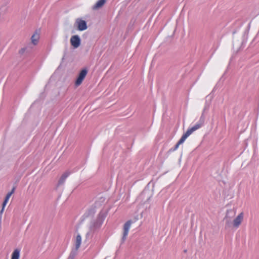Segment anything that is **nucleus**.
Returning a JSON list of instances; mask_svg holds the SVG:
<instances>
[{"instance_id":"obj_21","label":"nucleus","mask_w":259,"mask_h":259,"mask_svg":"<svg viewBox=\"0 0 259 259\" xmlns=\"http://www.w3.org/2000/svg\"><path fill=\"white\" fill-rule=\"evenodd\" d=\"M17 259H19V251L17 249Z\"/></svg>"},{"instance_id":"obj_2","label":"nucleus","mask_w":259,"mask_h":259,"mask_svg":"<svg viewBox=\"0 0 259 259\" xmlns=\"http://www.w3.org/2000/svg\"><path fill=\"white\" fill-rule=\"evenodd\" d=\"M204 117H203V115H202L200 117V120L199 121V122L196 124L194 126H193L191 128L188 129L186 132L188 133V134L190 135L192 133H193L197 130L199 129L203 125L204 123Z\"/></svg>"},{"instance_id":"obj_17","label":"nucleus","mask_w":259,"mask_h":259,"mask_svg":"<svg viewBox=\"0 0 259 259\" xmlns=\"http://www.w3.org/2000/svg\"><path fill=\"white\" fill-rule=\"evenodd\" d=\"M190 135L188 134V133L186 132L182 136L181 138L178 141V145H181L184 142L185 140Z\"/></svg>"},{"instance_id":"obj_19","label":"nucleus","mask_w":259,"mask_h":259,"mask_svg":"<svg viewBox=\"0 0 259 259\" xmlns=\"http://www.w3.org/2000/svg\"><path fill=\"white\" fill-rule=\"evenodd\" d=\"M12 259H16V249H15L13 251V252L12 253Z\"/></svg>"},{"instance_id":"obj_11","label":"nucleus","mask_w":259,"mask_h":259,"mask_svg":"<svg viewBox=\"0 0 259 259\" xmlns=\"http://www.w3.org/2000/svg\"><path fill=\"white\" fill-rule=\"evenodd\" d=\"M39 39V33L36 31L31 37V42L30 44L35 46L38 44Z\"/></svg>"},{"instance_id":"obj_10","label":"nucleus","mask_w":259,"mask_h":259,"mask_svg":"<svg viewBox=\"0 0 259 259\" xmlns=\"http://www.w3.org/2000/svg\"><path fill=\"white\" fill-rule=\"evenodd\" d=\"M102 222L100 219L94 220L91 222L90 225V229L91 231H94L97 228H99L101 225Z\"/></svg>"},{"instance_id":"obj_13","label":"nucleus","mask_w":259,"mask_h":259,"mask_svg":"<svg viewBox=\"0 0 259 259\" xmlns=\"http://www.w3.org/2000/svg\"><path fill=\"white\" fill-rule=\"evenodd\" d=\"M14 190H15V188L14 187V188H13L12 191L11 192H10L9 193H8L7 194V196H6L5 200L3 203L2 209L1 210V213L3 212L6 204L7 203V202H8L9 199H10V197L11 196L12 194L14 193Z\"/></svg>"},{"instance_id":"obj_4","label":"nucleus","mask_w":259,"mask_h":259,"mask_svg":"<svg viewBox=\"0 0 259 259\" xmlns=\"http://www.w3.org/2000/svg\"><path fill=\"white\" fill-rule=\"evenodd\" d=\"M88 73V70L86 68H84L81 70L79 73L78 76L75 81V85L76 86L79 85L84 79Z\"/></svg>"},{"instance_id":"obj_20","label":"nucleus","mask_w":259,"mask_h":259,"mask_svg":"<svg viewBox=\"0 0 259 259\" xmlns=\"http://www.w3.org/2000/svg\"><path fill=\"white\" fill-rule=\"evenodd\" d=\"M180 145H178V143H177V144L175 145V148L174 150H175L178 149Z\"/></svg>"},{"instance_id":"obj_8","label":"nucleus","mask_w":259,"mask_h":259,"mask_svg":"<svg viewBox=\"0 0 259 259\" xmlns=\"http://www.w3.org/2000/svg\"><path fill=\"white\" fill-rule=\"evenodd\" d=\"M34 46L32 45L31 44H28L25 47L23 48H22L19 52V54L23 55H26L30 53L33 48Z\"/></svg>"},{"instance_id":"obj_9","label":"nucleus","mask_w":259,"mask_h":259,"mask_svg":"<svg viewBox=\"0 0 259 259\" xmlns=\"http://www.w3.org/2000/svg\"><path fill=\"white\" fill-rule=\"evenodd\" d=\"M243 218V212L240 213L233 221V225L235 228H238L241 224Z\"/></svg>"},{"instance_id":"obj_15","label":"nucleus","mask_w":259,"mask_h":259,"mask_svg":"<svg viewBox=\"0 0 259 259\" xmlns=\"http://www.w3.org/2000/svg\"><path fill=\"white\" fill-rule=\"evenodd\" d=\"M81 243V237L79 234H78L76 236L75 240V247L74 248L76 249H79L80 247V244Z\"/></svg>"},{"instance_id":"obj_18","label":"nucleus","mask_w":259,"mask_h":259,"mask_svg":"<svg viewBox=\"0 0 259 259\" xmlns=\"http://www.w3.org/2000/svg\"><path fill=\"white\" fill-rule=\"evenodd\" d=\"M209 109V105L207 104L205 106L204 109H203V113L202 114V115H203L204 112L206 111H207Z\"/></svg>"},{"instance_id":"obj_12","label":"nucleus","mask_w":259,"mask_h":259,"mask_svg":"<svg viewBox=\"0 0 259 259\" xmlns=\"http://www.w3.org/2000/svg\"><path fill=\"white\" fill-rule=\"evenodd\" d=\"M70 174V172L69 171H66L61 176L57 184L58 187L63 185L66 179L68 177Z\"/></svg>"},{"instance_id":"obj_16","label":"nucleus","mask_w":259,"mask_h":259,"mask_svg":"<svg viewBox=\"0 0 259 259\" xmlns=\"http://www.w3.org/2000/svg\"><path fill=\"white\" fill-rule=\"evenodd\" d=\"M78 250V249L73 248L72 249L67 259H74L75 258V257L76 256V255L77 254Z\"/></svg>"},{"instance_id":"obj_5","label":"nucleus","mask_w":259,"mask_h":259,"mask_svg":"<svg viewBox=\"0 0 259 259\" xmlns=\"http://www.w3.org/2000/svg\"><path fill=\"white\" fill-rule=\"evenodd\" d=\"M81 43V40L79 36L78 35H74L71 37L70 44L74 48H78Z\"/></svg>"},{"instance_id":"obj_1","label":"nucleus","mask_w":259,"mask_h":259,"mask_svg":"<svg viewBox=\"0 0 259 259\" xmlns=\"http://www.w3.org/2000/svg\"><path fill=\"white\" fill-rule=\"evenodd\" d=\"M235 214V211L233 210H228L226 212L224 221L225 222V229L230 228L232 225V219Z\"/></svg>"},{"instance_id":"obj_3","label":"nucleus","mask_w":259,"mask_h":259,"mask_svg":"<svg viewBox=\"0 0 259 259\" xmlns=\"http://www.w3.org/2000/svg\"><path fill=\"white\" fill-rule=\"evenodd\" d=\"M204 117H203V115H202L200 117V120L199 121V122L196 124L194 126H193L191 128L188 129L186 132L188 133V134L190 135L192 133H193L197 130L199 129L203 125L204 123Z\"/></svg>"},{"instance_id":"obj_14","label":"nucleus","mask_w":259,"mask_h":259,"mask_svg":"<svg viewBox=\"0 0 259 259\" xmlns=\"http://www.w3.org/2000/svg\"><path fill=\"white\" fill-rule=\"evenodd\" d=\"M107 0H99L96 4L93 7L92 9L94 10H99L101 8L106 2Z\"/></svg>"},{"instance_id":"obj_7","label":"nucleus","mask_w":259,"mask_h":259,"mask_svg":"<svg viewBox=\"0 0 259 259\" xmlns=\"http://www.w3.org/2000/svg\"><path fill=\"white\" fill-rule=\"evenodd\" d=\"M132 222L131 221H127L123 226V236L122 237V242H123L128 235V231L131 227V225L132 224Z\"/></svg>"},{"instance_id":"obj_6","label":"nucleus","mask_w":259,"mask_h":259,"mask_svg":"<svg viewBox=\"0 0 259 259\" xmlns=\"http://www.w3.org/2000/svg\"><path fill=\"white\" fill-rule=\"evenodd\" d=\"M75 24L77 27V29L79 31H83L87 29V22L81 19L77 18L76 19Z\"/></svg>"}]
</instances>
